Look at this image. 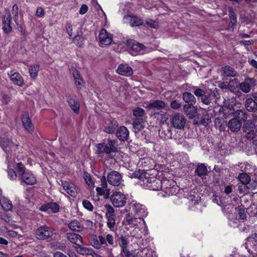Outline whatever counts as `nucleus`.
<instances>
[{
  "label": "nucleus",
  "instance_id": "nucleus-1",
  "mask_svg": "<svg viewBox=\"0 0 257 257\" xmlns=\"http://www.w3.org/2000/svg\"><path fill=\"white\" fill-rule=\"evenodd\" d=\"M96 153L97 154H110L111 153L116 152V141L107 139L104 140L103 143L98 144L96 146Z\"/></svg>",
  "mask_w": 257,
  "mask_h": 257
},
{
  "label": "nucleus",
  "instance_id": "nucleus-2",
  "mask_svg": "<svg viewBox=\"0 0 257 257\" xmlns=\"http://www.w3.org/2000/svg\"><path fill=\"white\" fill-rule=\"evenodd\" d=\"M189 118H194L193 123L195 124L207 125L211 122V117L208 113H188Z\"/></svg>",
  "mask_w": 257,
  "mask_h": 257
},
{
  "label": "nucleus",
  "instance_id": "nucleus-3",
  "mask_svg": "<svg viewBox=\"0 0 257 257\" xmlns=\"http://www.w3.org/2000/svg\"><path fill=\"white\" fill-rule=\"evenodd\" d=\"M53 234V229L46 225L38 227L35 232L36 236L39 240L47 239L51 237Z\"/></svg>",
  "mask_w": 257,
  "mask_h": 257
},
{
  "label": "nucleus",
  "instance_id": "nucleus-4",
  "mask_svg": "<svg viewBox=\"0 0 257 257\" xmlns=\"http://www.w3.org/2000/svg\"><path fill=\"white\" fill-rule=\"evenodd\" d=\"M126 44L130 48V53L133 55L143 53L146 49V47L144 44L135 40H128L126 41Z\"/></svg>",
  "mask_w": 257,
  "mask_h": 257
},
{
  "label": "nucleus",
  "instance_id": "nucleus-5",
  "mask_svg": "<svg viewBox=\"0 0 257 257\" xmlns=\"http://www.w3.org/2000/svg\"><path fill=\"white\" fill-rule=\"evenodd\" d=\"M143 114L144 113H134L135 118L133 124L135 133L139 132L145 127L146 121Z\"/></svg>",
  "mask_w": 257,
  "mask_h": 257
},
{
  "label": "nucleus",
  "instance_id": "nucleus-6",
  "mask_svg": "<svg viewBox=\"0 0 257 257\" xmlns=\"http://www.w3.org/2000/svg\"><path fill=\"white\" fill-rule=\"evenodd\" d=\"M111 201L116 207H120L126 203V198L124 195L120 192H114L110 197Z\"/></svg>",
  "mask_w": 257,
  "mask_h": 257
},
{
  "label": "nucleus",
  "instance_id": "nucleus-7",
  "mask_svg": "<svg viewBox=\"0 0 257 257\" xmlns=\"http://www.w3.org/2000/svg\"><path fill=\"white\" fill-rule=\"evenodd\" d=\"M107 180L110 184L118 186L122 181L121 174L117 171H111L107 175Z\"/></svg>",
  "mask_w": 257,
  "mask_h": 257
},
{
  "label": "nucleus",
  "instance_id": "nucleus-8",
  "mask_svg": "<svg viewBox=\"0 0 257 257\" xmlns=\"http://www.w3.org/2000/svg\"><path fill=\"white\" fill-rule=\"evenodd\" d=\"M98 39L100 44L102 46L109 45L113 40L112 35L105 29H102L99 33Z\"/></svg>",
  "mask_w": 257,
  "mask_h": 257
},
{
  "label": "nucleus",
  "instance_id": "nucleus-9",
  "mask_svg": "<svg viewBox=\"0 0 257 257\" xmlns=\"http://www.w3.org/2000/svg\"><path fill=\"white\" fill-rule=\"evenodd\" d=\"M254 123L252 120H246L244 121L243 129L246 133L245 137L248 140H252L255 138V132L254 131Z\"/></svg>",
  "mask_w": 257,
  "mask_h": 257
},
{
  "label": "nucleus",
  "instance_id": "nucleus-10",
  "mask_svg": "<svg viewBox=\"0 0 257 257\" xmlns=\"http://www.w3.org/2000/svg\"><path fill=\"white\" fill-rule=\"evenodd\" d=\"M161 189L169 195L173 194L175 192L176 182L172 180H161Z\"/></svg>",
  "mask_w": 257,
  "mask_h": 257
},
{
  "label": "nucleus",
  "instance_id": "nucleus-11",
  "mask_svg": "<svg viewBox=\"0 0 257 257\" xmlns=\"http://www.w3.org/2000/svg\"><path fill=\"white\" fill-rule=\"evenodd\" d=\"M12 22L11 14L10 12L7 14V16L5 15L3 16L2 29L5 34L8 35L12 31Z\"/></svg>",
  "mask_w": 257,
  "mask_h": 257
},
{
  "label": "nucleus",
  "instance_id": "nucleus-12",
  "mask_svg": "<svg viewBox=\"0 0 257 257\" xmlns=\"http://www.w3.org/2000/svg\"><path fill=\"white\" fill-rule=\"evenodd\" d=\"M242 115H243L242 119L239 120L237 118H234L229 121L228 127L232 132L238 131L241 128L242 122L245 121L244 118L246 119V113H242Z\"/></svg>",
  "mask_w": 257,
  "mask_h": 257
},
{
  "label": "nucleus",
  "instance_id": "nucleus-13",
  "mask_svg": "<svg viewBox=\"0 0 257 257\" xmlns=\"http://www.w3.org/2000/svg\"><path fill=\"white\" fill-rule=\"evenodd\" d=\"M61 186L63 189L67 193L72 197H76L77 194V191L75 185L70 182L61 180Z\"/></svg>",
  "mask_w": 257,
  "mask_h": 257
},
{
  "label": "nucleus",
  "instance_id": "nucleus-14",
  "mask_svg": "<svg viewBox=\"0 0 257 257\" xmlns=\"http://www.w3.org/2000/svg\"><path fill=\"white\" fill-rule=\"evenodd\" d=\"M171 122L175 128L182 129L185 126L186 119L181 114L176 113L173 116Z\"/></svg>",
  "mask_w": 257,
  "mask_h": 257
},
{
  "label": "nucleus",
  "instance_id": "nucleus-15",
  "mask_svg": "<svg viewBox=\"0 0 257 257\" xmlns=\"http://www.w3.org/2000/svg\"><path fill=\"white\" fill-rule=\"evenodd\" d=\"M11 80L13 83L18 86L22 87L24 84V80L21 75L18 72L11 71L8 73Z\"/></svg>",
  "mask_w": 257,
  "mask_h": 257
},
{
  "label": "nucleus",
  "instance_id": "nucleus-16",
  "mask_svg": "<svg viewBox=\"0 0 257 257\" xmlns=\"http://www.w3.org/2000/svg\"><path fill=\"white\" fill-rule=\"evenodd\" d=\"M147 249L145 248L139 250L137 252L136 250L130 251L128 249L122 252L120 254L123 257H143L144 255L147 254Z\"/></svg>",
  "mask_w": 257,
  "mask_h": 257
},
{
  "label": "nucleus",
  "instance_id": "nucleus-17",
  "mask_svg": "<svg viewBox=\"0 0 257 257\" xmlns=\"http://www.w3.org/2000/svg\"><path fill=\"white\" fill-rule=\"evenodd\" d=\"M22 121L25 129L28 132L32 133L34 131V126L29 113L23 114L22 117Z\"/></svg>",
  "mask_w": 257,
  "mask_h": 257
},
{
  "label": "nucleus",
  "instance_id": "nucleus-18",
  "mask_svg": "<svg viewBox=\"0 0 257 257\" xmlns=\"http://www.w3.org/2000/svg\"><path fill=\"white\" fill-rule=\"evenodd\" d=\"M147 186L152 190H159L161 189V180L154 177L147 179Z\"/></svg>",
  "mask_w": 257,
  "mask_h": 257
},
{
  "label": "nucleus",
  "instance_id": "nucleus-19",
  "mask_svg": "<svg viewBox=\"0 0 257 257\" xmlns=\"http://www.w3.org/2000/svg\"><path fill=\"white\" fill-rule=\"evenodd\" d=\"M220 72L223 79H227L228 77H234L236 76V72L234 69L229 65H225L221 68Z\"/></svg>",
  "mask_w": 257,
  "mask_h": 257
},
{
  "label": "nucleus",
  "instance_id": "nucleus-20",
  "mask_svg": "<svg viewBox=\"0 0 257 257\" xmlns=\"http://www.w3.org/2000/svg\"><path fill=\"white\" fill-rule=\"evenodd\" d=\"M40 210L48 213H56L59 210L58 204L55 202H49L43 205Z\"/></svg>",
  "mask_w": 257,
  "mask_h": 257
},
{
  "label": "nucleus",
  "instance_id": "nucleus-21",
  "mask_svg": "<svg viewBox=\"0 0 257 257\" xmlns=\"http://www.w3.org/2000/svg\"><path fill=\"white\" fill-rule=\"evenodd\" d=\"M144 106L149 110L157 109L159 110L165 108L166 103L161 100H155L152 102L146 104V105Z\"/></svg>",
  "mask_w": 257,
  "mask_h": 257
},
{
  "label": "nucleus",
  "instance_id": "nucleus-22",
  "mask_svg": "<svg viewBox=\"0 0 257 257\" xmlns=\"http://www.w3.org/2000/svg\"><path fill=\"white\" fill-rule=\"evenodd\" d=\"M116 71L119 74L127 77L133 74V69L126 64L119 65Z\"/></svg>",
  "mask_w": 257,
  "mask_h": 257
},
{
  "label": "nucleus",
  "instance_id": "nucleus-23",
  "mask_svg": "<svg viewBox=\"0 0 257 257\" xmlns=\"http://www.w3.org/2000/svg\"><path fill=\"white\" fill-rule=\"evenodd\" d=\"M254 79L247 78L241 83H239V87L240 90L244 93H248L251 89V86L254 85Z\"/></svg>",
  "mask_w": 257,
  "mask_h": 257
},
{
  "label": "nucleus",
  "instance_id": "nucleus-24",
  "mask_svg": "<svg viewBox=\"0 0 257 257\" xmlns=\"http://www.w3.org/2000/svg\"><path fill=\"white\" fill-rule=\"evenodd\" d=\"M132 208L135 214L138 216L143 217L147 214L145 207L140 203H133L132 205Z\"/></svg>",
  "mask_w": 257,
  "mask_h": 257
},
{
  "label": "nucleus",
  "instance_id": "nucleus-25",
  "mask_svg": "<svg viewBox=\"0 0 257 257\" xmlns=\"http://www.w3.org/2000/svg\"><path fill=\"white\" fill-rule=\"evenodd\" d=\"M118 126L117 121L114 119H108L105 122L104 131L108 134H112L114 132Z\"/></svg>",
  "mask_w": 257,
  "mask_h": 257
},
{
  "label": "nucleus",
  "instance_id": "nucleus-26",
  "mask_svg": "<svg viewBox=\"0 0 257 257\" xmlns=\"http://www.w3.org/2000/svg\"><path fill=\"white\" fill-rule=\"evenodd\" d=\"M68 103L70 107L74 112H79L80 109V103L77 97L75 95L70 96L68 98Z\"/></svg>",
  "mask_w": 257,
  "mask_h": 257
},
{
  "label": "nucleus",
  "instance_id": "nucleus-27",
  "mask_svg": "<svg viewBox=\"0 0 257 257\" xmlns=\"http://www.w3.org/2000/svg\"><path fill=\"white\" fill-rule=\"evenodd\" d=\"M20 179L22 182L26 183L27 185H32L36 182V179L34 175L29 172H26L22 175Z\"/></svg>",
  "mask_w": 257,
  "mask_h": 257
},
{
  "label": "nucleus",
  "instance_id": "nucleus-28",
  "mask_svg": "<svg viewBox=\"0 0 257 257\" xmlns=\"http://www.w3.org/2000/svg\"><path fill=\"white\" fill-rule=\"evenodd\" d=\"M66 237L71 242L76 245L78 246L79 245L83 244V241L82 237L74 233H67L66 234Z\"/></svg>",
  "mask_w": 257,
  "mask_h": 257
},
{
  "label": "nucleus",
  "instance_id": "nucleus-29",
  "mask_svg": "<svg viewBox=\"0 0 257 257\" xmlns=\"http://www.w3.org/2000/svg\"><path fill=\"white\" fill-rule=\"evenodd\" d=\"M129 132L126 127L121 126L118 128L116 132L117 138L121 141H124L128 138Z\"/></svg>",
  "mask_w": 257,
  "mask_h": 257
},
{
  "label": "nucleus",
  "instance_id": "nucleus-30",
  "mask_svg": "<svg viewBox=\"0 0 257 257\" xmlns=\"http://www.w3.org/2000/svg\"><path fill=\"white\" fill-rule=\"evenodd\" d=\"M28 70L31 79L35 80L36 79L40 70V65L38 63L30 65Z\"/></svg>",
  "mask_w": 257,
  "mask_h": 257
},
{
  "label": "nucleus",
  "instance_id": "nucleus-31",
  "mask_svg": "<svg viewBox=\"0 0 257 257\" xmlns=\"http://www.w3.org/2000/svg\"><path fill=\"white\" fill-rule=\"evenodd\" d=\"M245 107L247 111L255 112L257 110V102L252 98H247L245 102Z\"/></svg>",
  "mask_w": 257,
  "mask_h": 257
},
{
  "label": "nucleus",
  "instance_id": "nucleus-32",
  "mask_svg": "<svg viewBox=\"0 0 257 257\" xmlns=\"http://www.w3.org/2000/svg\"><path fill=\"white\" fill-rule=\"evenodd\" d=\"M126 222L130 225L131 227H134L140 223L141 221H144L142 217L139 216L138 218H132L130 214H126L125 217Z\"/></svg>",
  "mask_w": 257,
  "mask_h": 257
},
{
  "label": "nucleus",
  "instance_id": "nucleus-33",
  "mask_svg": "<svg viewBox=\"0 0 257 257\" xmlns=\"http://www.w3.org/2000/svg\"><path fill=\"white\" fill-rule=\"evenodd\" d=\"M12 100V95L11 92L2 91L0 92V101L3 105L8 104Z\"/></svg>",
  "mask_w": 257,
  "mask_h": 257
},
{
  "label": "nucleus",
  "instance_id": "nucleus-34",
  "mask_svg": "<svg viewBox=\"0 0 257 257\" xmlns=\"http://www.w3.org/2000/svg\"><path fill=\"white\" fill-rule=\"evenodd\" d=\"M128 17L130 18L129 22L130 25L132 27H139L143 25L144 24L143 20L137 16L128 15Z\"/></svg>",
  "mask_w": 257,
  "mask_h": 257
},
{
  "label": "nucleus",
  "instance_id": "nucleus-35",
  "mask_svg": "<svg viewBox=\"0 0 257 257\" xmlns=\"http://www.w3.org/2000/svg\"><path fill=\"white\" fill-rule=\"evenodd\" d=\"M183 99L185 102L191 105H194L196 102L195 96L190 92L186 91L182 94Z\"/></svg>",
  "mask_w": 257,
  "mask_h": 257
},
{
  "label": "nucleus",
  "instance_id": "nucleus-36",
  "mask_svg": "<svg viewBox=\"0 0 257 257\" xmlns=\"http://www.w3.org/2000/svg\"><path fill=\"white\" fill-rule=\"evenodd\" d=\"M118 244L121 248L120 252H122L126 249H127L129 241L126 236L121 235L118 237Z\"/></svg>",
  "mask_w": 257,
  "mask_h": 257
},
{
  "label": "nucleus",
  "instance_id": "nucleus-37",
  "mask_svg": "<svg viewBox=\"0 0 257 257\" xmlns=\"http://www.w3.org/2000/svg\"><path fill=\"white\" fill-rule=\"evenodd\" d=\"M75 248L78 253L82 255H90L93 251L91 248L83 246L82 245H79L78 246H76Z\"/></svg>",
  "mask_w": 257,
  "mask_h": 257
},
{
  "label": "nucleus",
  "instance_id": "nucleus-38",
  "mask_svg": "<svg viewBox=\"0 0 257 257\" xmlns=\"http://www.w3.org/2000/svg\"><path fill=\"white\" fill-rule=\"evenodd\" d=\"M228 16L230 19L229 24H231V28L233 29L236 26L237 24V17L232 7L228 8Z\"/></svg>",
  "mask_w": 257,
  "mask_h": 257
},
{
  "label": "nucleus",
  "instance_id": "nucleus-39",
  "mask_svg": "<svg viewBox=\"0 0 257 257\" xmlns=\"http://www.w3.org/2000/svg\"><path fill=\"white\" fill-rule=\"evenodd\" d=\"M195 173L199 177L203 178L207 175V169L204 164H200L197 166Z\"/></svg>",
  "mask_w": 257,
  "mask_h": 257
},
{
  "label": "nucleus",
  "instance_id": "nucleus-40",
  "mask_svg": "<svg viewBox=\"0 0 257 257\" xmlns=\"http://www.w3.org/2000/svg\"><path fill=\"white\" fill-rule=\"evenodd\" d=\"M148 175H149V174H147L145 170L139 169L131 174V177L144 180V179H148Z\"/></svg>",
  "mask_w": 257,
  "mask_h": 257
},
{
  "label": "nucleus",
  "instance_id": "nucleus-41",
  "mask_svg": "<svg viewBox=\"0 0 257 257\" xmlns=\"http://www.w3.org/2000/svg\"><path fill=\"white\" fill-rule=\"evenodd\" d=\"M239 86V82L237 79H234L230 80L227 85L223 84V86H220L222 88H228L231 91L234 92L235 91L236 89Z\"/></svg>",
  "mask_w": 257,
  "mask_h": 257
},
{
  "label": "nucleus",
  "instance_id": "nucleus-42",
  "mask_svg": "<svg viewBox=\"0 0 257 257\" xmlns=\"http://www.w3.org/2000/svg\"><path fill=\"white\" fill-rule=\"evenodd\" d=\"M0 204L3 209L6 211H10L12 209L13 205L11 201L5 197L0 199Z\"/></svg>",
  "mask_w": 257,
  "mask_h": 257
},
{
  "label": "nucleus",
  "instance_id": "nucleus-43",
  "mask_svg": "<svg viewBox=\"0 0 257 257\" xmlns=\"http://www.w3.org/2000/svg\"><path fill=\"white\" fill-rule=\"evenodd\" d=\"M69 228L75 231H81L83 229V226L77 220L72 221L69 224Z\"/></svg>",
  "mask_w": 257,
  "mask_h": 257
},
{
  "label": "nucleus",
  "instance_id": "nucleus-44",
  "mask_svg": "<svg viewBox=\"0 0 257 257\" xmlns=\"http://www.w3.org/2000/svg\"><path fill=\"white\" fill-rule=\"evenodd\" d=\"M238 179L243 185H247L250 181V177L245 173H240L238 176Z\"/></svg>",
  "mask_w": 257,
  "mask_h": 257
},
{
  "label": "nucleus",
  "instance_id": "nucleus-45",
  "mask_svg": "<svg viewBox=\"0 0 257 257\" xmlns=\"http://www.w3.org/2000/svg\"><path fill=\"white\" fill-rule=\"evenodd\" d=\"M101 187H97L96 188L97 193L99 195H102L103 191L105 190L106 188H107L106 178L104 176H102L101 179Z\"/></svg>",
  "mask_w": 257,
  "mask_h": 257
},
{
  "label": "nucleus",
  "instance_id": "nucleus-46",
  "mask_svg": "<svg viewBox=\"0 0 257 257\" xmlns=\"http://www.w3.org/2000/svg\"><path fill=\"white\" fill-rule=\"evenodd\" d=\"M106 216H107V226L110 229H112V228L114 227L115 224L114 215H108V213H106Z\"/></svg>",
  "mask_w": 257,
  "mask_h": 257
},
{
  "label": "nucleus",
  "instance_id": "nucleus-47",
  "mask_svg": "<svg viewBox=\"0 0 257 257\" xmlns=\"http://www.w3.org/2000/svg\"><path fill=\"white\" fill-rule=\"evenodd\" d=\"M84 39L83 37L81 35H76L73 40V43L78 47H83L84 43Z\"/></svg>",
  "mask_w": 257,
  "mask_h": 257
},
{
  "label": "nucleus",
  "instance_id": "nucleus-48",
  "mask_svg": "<svg viewBox=\"0 0 257 257\" xmlns=\"http://www.w3.org/2000/svg\"><path fill=\"white\" fill-rule=\"evenodd\" d=\"M146 23L147 26L151 28L157 29L158 27V23L157 21L150 18H147L146 20Z\"/></svg>",
  "mask_w": 257,
  "mask_h": 257
},
{
  "label": "nucleus",
  "instance_id": "nucleus-49",
  "mask_svg": "<svg viewBox=\"0 0 257 257\" xmlns=\"http://www.w3.org/2000/svg\"><path fill=\"white\" fill-rule=\"evenodd\" d=\"M211 94L209 92H206L201 97V101L205 104H209L211 102Z\"/></svg>",
  "mask_w": 257,
  "mask_h": 257
},
{
  "label": "nucleus",
  "instance_id": "nucleus-50",
  "mask_svg": "<svg viewBox=\"0 0 257 257\" xmlns=\"http://www.w3.org/2000/svg\"><path fill=\"white\" fill-rule=\"evenodd\" d=\"M236 211L237 212L239 218L241 220L245 219L246 214L245 212L244 209L240 206L236 208Z\"/></svg>",
  "mask_w": 257,
  "mask_h": 257
},
{
  "label": "nucleus",
  "instance_id": "nucleus-51",
  "mask_svg": "<svg viewBox=\"0 0 257 257\" xmlns=\"http://www.w3.org/2000/svg\"><path fill=\"white\" fill-rule=\"evenodd\" d=\"M12 14L15 16V22L17 25H18V12L19 8L17 4H15L12 8Z\"/></svg>",
  "mask_w": 257,
  "mask_h": 257
},
{
  "label": "nucleus",
  "instance_id": "nucleus-52",
  "mask_svg": "<svg viewBox=\"0 0 257 257\" xmlns=\"http://www.w3.org/2000/svg\"><path fill=\"white\" fill-rule=\"evenodd\" d=\"M192 88L194 90V94L198 97H202L206 92L203 89L197 87L196 86H193Z\"/></svg>",
  "mask_w": 257,
  "mask_h": 257
},
{
  "label": "nucleus",
  "instance_id": "nucleus-53",
  "mask_svg": "<svg viewBox=\"0 0 257 257\" xmlns=\"http://www.w3.org/2000/svg\"><path fill=\"white\" fill-rule=\"evenodd\" d=\"M17 169L19 177L26 172L25 167L22 163H17Z\"/></svg>",
  "mask_w": 257,
  "mask_h": 257
},
{
  "label": "nucleus",
  "instance_id": "nucleus-54",
  "mask_svg": "<svg viewBox=\"0 0 257 257\" xmlns=\"http://www.w3.org/2000/svg\"><path fill=\"white\" fill-rule=\"evenodd\" d=\"M98 236L93 235L91 238V244L96 249H100V246L99 244Z\"/></svg>",
  "mask_w": 257,
  "mask_h": 257
},
{
  "label": "nucleus",
  "instance_id": "nucleus-55",
  "mask_svg": "<svg viewBox=\"0 0 257 257\" xmlns=\"http://www.w3.org/2000/svg\"><path fill=\"white\" fill-rule=\"evenodd\" d=\"M83 205L85 208L90 211H92L93 209V207L91 202L87 200H83L82 202Z\"/></svg>",
  "mask_w": 257,
  "mask_h": 257
},
{
  "label": "nucleus",
  "instance_id": "nucleus-56",
  "mask_svg": "<svg viewBox=\"0 0 257 257\" xmlns=\"http://www.w3.org/2000/svg\"><path fill=\"white\" fill-rule=\"evenodd\" d=\"M75 84L77 87L78 89H81L83 87L84 81L82 77L77 78L74 80Z\"/></svg>",
  "mask_w": 257,
  "mask_h": 257
},
{
  "label": "nucleus",
  "instance_id": "nucleus-57",
  "mask_svg": "<svg viewBox=\"0 0 257 257\" xmlns=\"http://www.w3.org/2000/svg\"><path fill=\"white\" fill-rule=\"evenodd\" d=\"M8 176L10 179L12 180H16L17 177V175L16 171L12 169H10L8 171Z\"/></svg>",
  "mask_w": 257,
  "mask_h": 257
},
{
  "label": "nucleus",
  "instance_id": "nucleus-58",
  "mask_svg": "<svg viewBox=\"0 0 257 257\" xmlns=\"http://www.w3.org/2000/svg\"><path fill=\"white\" fill-rule=\"evenodd\" d=\"M45 15L44 9L42 7H38L36 12V16L38 18H43Z\"/></svg>",
  "mask_w": 257,
  "mask_h": 257
},
{
  "label": "nucleus",
  "instance_id": "nucleus-59",
  "mask_svg": "<svg viewBox=\"0 0 257 257\" xmlns=\"http://www.w3.org/2000/svg\"><path fill=\"white\" fill-rule=\"evenodd\" d=\"M171 107L174 109H178L181 107V103L177 100H172L170 104Z\"/></svg>",
  "mask_w": 257,
  "mask_h": 257
},
{
  "label": "nucleus",
  "instance_id": "nucleus-60",
  "mask_svg": "<svg viewBox=\"0 0 257 257\" xmlns=\"http://www.w3.org/2000/svg\"><path fill=\"white\" fill-rule=\"evenodd\" d=\"M66 32L70 37L72 35V26L71 23L67 22L65 25Z\"/></svg>",
  "mask_w": 257,
  "mask_h": 257
},
{
  "label": "nucleus",
  "instance_id": "nucleus-61",
  "mask_svg": "<svg viewBox=\"0 0 257 257\" xmlns=\"http://www.w3.org/2000/svg\"><path fill=\"white\" fill-rule=\"evenodd\" d=\"M106 241L112 246H114V243L113 240V237L110 234H107L106 236Z\"/></svg>",
  "mask_w": 257,
  "mask_h": 257
},
{
  "label": "nucleus",
  "instance_id": "nucleus-62",
  "mask_svg": "<svg viewBox=\"0 0 257 257\" xmlns=\"http://www.w3.org/2000/svg\"><path fill=\"white\" fill-rule=\"evenodd\" d=\"M72 73L74 78V79H77L78 78L81 77L80 73L76 69V68L73 67L71 69Z\"/></svg>",
  "mask_w": 257,
  "mask_h": 257
},
{
  "label": "nucleus",
  "instance_id": "nucleus-63",
  "mask_svg": "<svg viewBox=\"0 0 257 257\" xmlns=\"http://www.w3.org/2000/svg\"><path fill=\"white\" fill-rule=\"evenodd\" d=\"M98 242L100 246V248L101 247L102 245L106 246L107 245V242L106 241L105 238L101 235H99L98 236Z\"/></svg>",
  "mask_w": 257,
  "mask_h": 257
},
{
  "label": "nucleus",
  "instance_id": "nucleus-64",
  "mask_svg": "<svg viewBox=\"0 0 257 257\" xmlns=\"http://www.w3.org/2000/svg\"><path fill=\"white\" fill-rule=\"evenodd\" d=\"M248 240L249 241L252 242V243H253V242H257V233H254L251 234L249 236Z\"/></svg>",
  "mask_w": 257,
  "mask_h": 257
}]
</instances>
